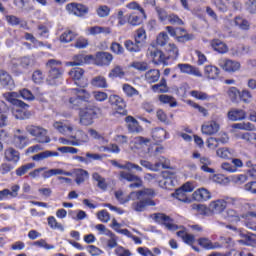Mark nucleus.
Instances as JSON below:
<instances>
[{"label":"nucleus","mask_w":256,"mask_h":256,"mask_svg":"<svg viewBox=\"0 0 256 256\" xmlns=\"http://www.w3.org/2000/svg\"><path fill=\"white\" fill-rule=\"evenodd\" d=\"M48 225L51 227V229H59V231H65V227H63V224L58 223L57 219L53 216L48 217Z\"/></svg>","instance_id":"53"},{"label":"nucleus","mask_w":256,"mask_h":256,"mask_svg":"<svg viewBox=\"0 0 256 256\" xmlns=\"http://www.w3.org/2000/svg\"><path fill=\"white\" fill-rule=\"evenodd\" d=\"M152 91H154V93H169V86H167V80L165 78H161L158 84L152 86Z\"/></svg>","instance_id":"36"},{"label":"nucleus","mask_w":256,"mask_h":256,"mask_svg":"<svg viewBox=\"0 0 256 256\" xmlns=\"http://www.w3.org/2000/svg\"><path fill=\"white\" fill-rule=\"evenodd\" d=\"M162 180L159 181L160 187H175V173L169 170L162 172Z\"/></svg>","instance_id":"12"},{"label":"nucleus","mask_w":256,"mask_h":256,"mask_svg":"<svg viewBox=\"0 0 256 256\" xmlns=\"http://www.w3.org/2000/svg\"><path fill=\"white\" fill-rule=\"evenodd\" d=\"M34 66L35 60L27 56L20 58L17 62L12 63L13 71H19L20 73H23V70L21 69L27 71L28 69H31Z\"/></svg>","instance_id":"10"},{"label":"nucleus","mask_w":256,"mask_h":256,"mask_svg":"<svg viewBox=\"0 0 256 256\" xmlns=\"http://www.w3.org/2000/svg\"><path fill=\"white\" fill-rule=\"evenodd\" d=\"M155 223H159V225H164L168 231H177L179 229V226L173 223V220L171 217L167 216V214L164 213H154L151 215Z\"/></svg>","instance_id":"5"},{"label":"nucleus","mask_w":256,"mask_h":256,"mask_svg":"<svg viewBox=\"0 0 256 256\" xmlns=\"http://www.w3.org/2000/svg\"><path fill=\"white\" fill-rule=\"evenodd\" d=\"M209 209L216 215L219 213H223L225 209H227V207L225 206V200L218 199L216 201H212L209 205Z\"/></svg>","instance_id":"24"},{"label":"nucleus","mask_w":256,"mask_h":256,"mask_svg":"<svg viewBox=\"0 0 256 256\" xmlns=\"http://www.w3.org/2000/svg\"><path fill=\"white\" fill-rule=\"evenodd\" d=\"M125 121L129 133H141V131H143V128L139 126V122L133 116H127Z\"/></svg>","instance_id":"16"},{"label":"nucleus","mask_w":256,"mask_h":256,"mask_svg":"<svg viewBox=\"0 0 256 256\" xmlns=\"http://www.w3.org/2000/svg\"><path fill=\"white\" fill-rule=\"evenodd\" d=\"M166 31L169 33L171 37H175V39H177V37H179L181 33H187V30H185L184 28H181V27L175 28L173 26H167Z\"/></svg>","instance_id":"45"},{"label":"nucleus","mask_w":256,"mask_h":256,"mask_svg":"<svg viewBox=\"0 0 256 256\" xmlns=\"http://www.w3.org/2000/svg\"><path fill=\"white\" fill-rule=\"evenodd\" d=\"M247 117V113L243 109H232L228 112L230 121H243Z\"/></svg>","instance_id":"25"},{"label":"nucleus","mask_w":256,"mask_h":256,"mask_svg":"<svg viewBox=\"0 0 256 256\" xmlns=\"http://www.w3.org/2000/svg\"><path fill=\"white\" fill-rule=\"evenodd\" d=\"M219 132V124L215 121H210L202 125V133L204 135H215Z\"/></svg>","instance_id":"21"},{"label":"nucleus","mask_w":256,"mask_h":256,"mask_svg":"<svg viewBox=\"0 0 256 256\" xmlns=\"http://www.w3.org/2000/svg\"><path fill=\"white\" fill-rule=\"evenodd\" d=\"M43 79H45V75H43V71L36 70L32 74V81L36 83L37 85L43 83Z\"/></svg>","instance_id":"60"},{"label":"nucleus","mask_w":256,"mask_h":256,"mask_svg":"<svg viewBox=\"0 0 256 256\" xmlns=\"http://www.w3.org/2000/svg\"><path fill=\"white\" fill-rule=\"evenodd\" d=\"M71 138L74 139V143H78V147L83 143H89V136L83 130L76 131V134Z\"/></svg>","instance_id":"32"},{"label":"nucleus","mask_w":256,"mask_h":256,"mask_svg":"<svg viewBox=\"0 0 256 256\" xmlns=\"http://www.w3.org/2000/svg\"><path fill=\"white\" fill-rule=\"evenodd\" d=\"M144 19L143 14L139 16L136 13H132L127 16V23L131 25V27H139V25H143Z\"/></svg>","instance_id":"29"},{"label":"nucleus","mask_w":256,"mask_h":256,"mask_svg":"<svg viewBox=\"0 0 256 256\" xmlns=\"http://www.w3.org/2000/svg\"><path fill=\"white\" fill-rule=\"evenodd\" d=\"M91 86L97 87L98 89H107L109 87L107 79L104 76H95L92 78Z\"/></svg>","instance_id":"31"},{"label":"nucleus","mask_w":256,"mask_h":256,"mask_svg":"<svg viewBox=\"0 0 256 256\" xmlns=\"http://www.w3.org/2000/svg\"><path fill=\"white\" fill-rule=\"evenodd\" d=\"M108 77H110V79L125 77V72L123 71V68L121 66H116L114 69L111 70Z\"/></svg>","instance_id":"51"},{"label":"nucleus","mask_w":256,"mask_h":256,"mask_svg":"<svg viewBox=\"0 0 256 256\" xmlns=\"http://www.w3.org/2000/svg\"><path fill=\"white\" fill-rule=\"evenodd\" d=\"M100 113H101V108L97 107V105H95L94 102L88 100L84 104L83 108H81L80 110V113H79L80 123L85 126L92 125L93 120Z\"/></svg>","instance_id":"1"},{"label":"nucleus","mask_w":256,"mask_h":256,"mask_svg":"<svg viewBox=\"0 0 256 256\" xmlns=\"http://www.w3.org/2000/svg\"><path fill=\"white\" fill-rule=\"evenodd\" d=\"M178 69H180L181 73H185L186 75H195V77H201V71L197 69V67L191 64H178Z\"/></svg>","instance_id":"18"},{"label":"nucleus","mask_w":256,"mask_h":256,"mask_svg":"<svg viewBox=\"0 0 256 256\" xmlns=\"http://www.w3.org/2000/svg\"><path fill=\"white\" fill-rule=\"evenodd\" d=\"M25 129L31 137H35L37 143H51V138L47 135V129L35 125H27Z\"/></svg>","instance_id":"4"},{"label":"nucleus","mask_w":256,"mask_h":256,"mask_svg":"<svg viewBox=\"0 0 256 256\" xmlns=\"http://www.w3.org/2000/svg\"><path fill=\"white\" fill-rule=\"evenodd\" d=\"M74 173L76 175L75 182L77 185H81V183H85L86 179H89V172L87 170L76 169Z\"/></svg>","instance_id":"38"},{"label":"nucleus","mask_w":256,"mask_h":256,"mask_svg":"<svg viewBox=\"0 0 256 256\" xmlns=\"http://www.w3.org/2000/svg\"><path fill=\"white\" fill-rule=\"evenodd\" d=\"M152 137L157 143H163L167 137V131L163 128H155L152 132Z\"/></svg>","instance_id":"34"},{"label":"nucleus","mask_w":256,"mask_h":256,"mask_svg":"<svg viewBox=\"0 0 256 256\" xmlns=\"http://www.w3.org/2000/svg\"><path fill=\"white\" fill-rule=\"evenodd\" d=\"M133 192H131L128 196H123V192L121 190H118L115 192V197L117 201L121 205H125V203H129V201H135V195H133Z\"/></svg>","instance_id":"37"},{"label":"nucleus","mask_w":256,"mask_h":256,"mask_svg":"<svg viewBox=\"0 0 256 256\" xmlns=\"http://www.w3.org/2000/svg\"><path fill=\"white\" fill-rule=\"evenodd\" d=\"M93 55L77 54L73 57V61L77 66L85 65V63H91L93 61Z\"/></svg>","instance_id":"35"},{"label":"nucleus","mask_w":256,"mask_h":256,"mask_svg":"<svg viewBox=\"0 0 256 256\" xmlns=\"http://www.w3.org/2000/svg\"><path fill=\"white\" fill-rule=\"evenodd\" d=\"M194 201H209L211 199V192L205 188H199L192 194Z\"/></svg>","instance_id":"20"},{"label":"nucleus","mask_w":256,"mask_h":256,"mask_svg":"<svg viewBox=\"0 0 256 256\" xmlns=\"http://www.w3.org/2000/svg\"><path fill=\"white\" fill-rule=\"evenodd\" d=\"M134 200L136 199H149V197H155V190L151 188H144L143 190L133 191Z\"/></svg>","instance_id":"23"},{"label":"nucleus","mask_w":256,"mask_h":256,"mask_svg":"<svg viewBox=\"0 0 256 256\" xmlns=\"http://www.w3.org/2000/svg\"><path fill=\"white\" fill-rule=\"evenodd\" d=\"M53 127L56 128L59 133H62L63 135L67 132L71 133V131H73V127L64 125L63 122H55L53 124Z\"/></svg>","instance_id":"50"},{"label":"nucleus","mask_w":256,"mask_h":256,"mask_svg":"<svg viewBox=\"0 0 256 256\" xmlns=\"http://www.w3.org/2000/svg\"><path fill=\"white\" fill-rule=\"evenodd\" d=\"M165 148L163 146H157L154 150L153 148H148V155L149 157H159L163 153Z\"/></svg>","instance_id":"64"},{"label":"nucleus","mask_w":256,"mask_h":256,"mask_svg":"<svg viewBox=\"0 0 256 256\" xmlns=\"http://www.w3.org/2000/svg\"><path fill=\"white\" fill-rule=\"evenodd\" d=\"M61 65H63V62L56 59H50L46 62V71L48 73L46 81L48 85H57V79L63 77V68Z\"/></svg>","instance_id":"2"},{"label":"nucleus","mask_w":256,"mask_h":256,"mask_svg":"<svg viewBox=\"0 0 256 256\" xmlns=\"http://www.w3.org/2000/svg\"><path fill=\"white\" fill-rule=\"evenodd\" d=\"M0 84L2 87L9 89L10 91L15 87L13 78L5 70H0Z\"/></svg>","instance_id":"15"},{"label":"nucleus","mask_w":256,"mask_h":256,"mask_svg":"<svg viewBox=\"0 0 256 256\" xmlns=\"http://www.w3.org/2000/svg\"><path fill=\"white\" fill-rule=\"evenodd\" d=\"M167 59L175 60L179 57V48L175 44H169L166 47Z\"/></svg>","instance_id":"40"},{"label":"nucleus","mask_w":256,"mask_h":256,"mask_svg":"<svg viewBox=\"0 0 256 256\" xmlns=\"http://www.w3.org/2000/svg\"><path fill=\"white\" fill-rule=\"evenodd\" d=\"M232 127L233 129H242L244 131H255V126L250 122L233 124Z\"/></svg>","instance_id":"52"},{"label":"nucleus","mask_w":256,"mask_h":256,"mask_svg":"<svg viewBox=\"0 0 256 256\" xmlns=\"http://www.w3.org/2000/svg\"><path fill=\"white\" fill-rule=\"evenodd\" d=\"M234 24L236 25V27H240V29H249V22L247 20H243V18L241 17H236L234 20Z\"/></svg>","instance_id":"63"},{"label":"nucleus","mask_w":256,"mask_h":256,"mask_svg":"<svg viewBox=\"0 0 256 256\" xmlns=\"http://www.w3.org/2000/svg\"><path fill=\"white\" fill-rule=\"evenodd\" d=\"M226 215L228 221H231L232 223H239V221H241V215H239L237 211L233 209H228L226 211Z\"/></svg>","instance_id":"48"},{"label":"nucleus","mask_w":256,"mask_h":256,"mask_svg":"<svg viewBox=\"0 0 256 256\" xmlns=\"http://www.w3.org/2000/svg\"><path fill=\"white\" fill-rule=\"evenodd\" d=\"M204 73L208 79H217V77H219V68L213 65H208L205 67Z\"/></svg>","instance_id":"39"},{"label":"nucleus","mask_w":256,"mask_h":256,"mask_svg":"<svg viewBox=\"0 0 256 256\" xmlns=\"http://www.w3.org/2000/svg\"><path fill=\"white\" fill-rule=\"evenodd\" d=\"M72 91L76 93V97L69 99L70 107H72V109H79L81 111L89 99H91V94L83 88H74Z\"/></svg>","instance_id":"3"},{"label":"nucleus","mask_w":256,"mask_h":256,"mask_svg":"<svg viewBox=\"0 0 256 256\" xmlns=\"http://www.w3.org/2000/svg\"><path fill=\"white\" fill-rule=\"evenodd\" d=\"M159 101L164 104L170 105V107H177V101L173 96L162 94L159 96Z\"/></svg>","instance_id":"47"},{"label":"nucleus","mask_w":256,"mask_h":256,"mask_svg":"<svg viewBox=\"0 0 256 256\" xmlns=\"http://www.w3.org/2000/svg\"><path fill=\"white\" fill-rule=\"evenodd\" d=\"M123 91L127 95V97H135L136 95H139L137 89H135L133 86L129 84L123 85Z\"/></svg>","instance_id":"56"},{"label":"nucleus","mask_w":256,"mask_h":256,"mask_svg":"<svg viewBox=\"0 0 256 256\" xmlns=\"http://www.w3.org/2000/svg\"><path fill=\"white\" fill-rule=\"evenodd\" d=\"M77 38V33L67 30L60 36V42L61 43H71V41L75 40Z\"/></svg>","instance_id":"41"},{"label":"nucleus","mask_w":256,"mask_h":256,"mask_svg":"<svg viewBox=\"0 0 256 256\" xmlns=\"http://www.w3.org/2000/svg\"><path fill=\"white\" fill-rule=\"evenodd\" d=\"M69 75L72 77L77 87H80V89H85V87H87V79L83 77V75H85V70L81 68H74L69 72Z\"/></svg>","instance_id":"8"},{"label":"nucleus","mask_w":256,"mask_h":256,"mask_svg":"<svg viewBox=\"0 0 256 256\" xmlns=\"http://www.w3.org/2000/svg\"><path fill=\"white\" fill-rule=\"evenodd\" d=\"M211 47L214 49V51H217V53H227L229 49L227 48V44H225L223 41L219 39H214L211 42Z\"/></svg>","instance_id":"33"},{"label":"nucleus","mask_w":256,"mask_h":256,"mask_svg":"<svg viewBox=\"0 0 256 256\" xmlns=\"http://www.w3.org/2000/svg\"><path fill=\"white\" fill-rule=\"evenodd\" d=\"M151 57L153 58V63L155 65H164V67H167L169 63V58H167V55L163 53V51L155 49L150 52Z\"/></svg>","instance_id":"13"},{"label":"nucleus","mask_w":256,"mask_h":256,"mask_svg":"<svg viewBox=\"0 0 256 256\" xmlns=\"http://www.w3.org/2000/svg\"><path fill=\"white\" fill-rule=\"evenodd\" d=\"M13 143L17 149H25V147L29 145V137L25 135L14 134Z\"/></svg>","instance_id":"27"},{"label":"nucleus","mask_w":256,"mask_h":256,"mask_svg":"<svg viewBox=\"0 0 256 256\" xmlns=\"http://www.w3.org/2000/svg\"><path fill=\"white\" fill-rule=\"evenodd\" d=\"M240 139H242L246 143H253L254 141H256V133L254 132L242 133L240 134Z\"/></svg>","instance_id":"58"},{"label":"nucleus","mask_w":256,"mask_h":256,"mask_svg":"<svg viewBox=\"0 0 256 256\" xmlns=\"http://www.w3.org/2000/svg\"><path fill=\"white\" fill-rule=\"evenodd\" d=\"M155 207V202L151 198H136L131 207L137 213H143L147 207Z\"/></svg>","instance_id":"11"},{"label":"nucleus","mask_w":256,"mask_h":256,"mask_svg":"<svg viewBox=\"0 0 256 256\" xmlns=\"http://www.w3.org/2000/svg\"><path fill=\"white\" fill-rule=\"evenodd\" d=\"M157 162H155V165H159V168L162 167V169H169V160L165 158L164 156H158L156 157Z\"/></svg>","instance_id":"62"},{"label":"nucleus","mask_w":256,"mask_h":256,"mask_svg":"<svg viewBox=\"0 0 256 256\" xmlns=\"http://www.w3.org/2000/svg\"><path fill=\"white\" fill-rule=\"evenodd\" d=\"M132 69H136V71L145 72L149 70V64L145 61H134L130 64Z\"/></svg>","instance_id":"44"},{"label":"nucleus","mask_w":256,"mask_h":256,"mask_svg":"<svg viewBox=\"0 0 256 256\" xmlns=\"http://www.w3.org/2000/svg\"><path fill=\"white\" fill-rule=\"evenodd\" d=\"M195 39V36L193 34H187L185 32H181V34H178L176 37V41L178 43H187V41H193Z\"/></svg>","instance_id":"55"},{"label":"nucleus","mask_w":256,"mask_h":256,"mask_svg":"<svg viewBox=\"0 0 256 256\" xmlns=\"http://www.w3.org/2000/svg\"><path fill=\"white\" fill-rule=\"evenodd\" d=\"M146 39H147V32H145V29L139 28L136 31L135 40L139 41V43H141V45H144Z\"/></svg>","instance_id":"57"},{"label":"nucleus","mask_w":256,"mask_h":256,"mask_svg":"<svg viewBox=\"0 0 256 256\" xmlns=\"http://www.w3.org/2000/svg\"><path fill=\"white\" fill-rule=\"evenodd\" d=\"M4 157L6 161L12 162V163H19V160L21 159V154L19 151L15 150L14 148H8L4 152Z\"/></svg>","instance_id":"22"},{"label":"nucleus","mask_w":256,"mask_h":256,"mask_svg":"<svg viewBox=\"0 0 256 256\" xmlns=\"http://www.w3.org/2000/svg\"><path fill=\"white\" fill-rule=\"evenodd\" d=\"M137 179V175L132 174L131 172L120 171L119 173V180L120 181H129V183H133V181Z\"/></svg>","instance_id":"49"},{"label":"nucleus","mask_w":256,"mask_h":256,"mask_svg":"<svg viewBox=\"0 0 256 256\" xmlns=\"http://www.w3.org/2000/svg\"><path fill=\"white\" fill-rule=\"evenodd\" d=\"M219 65L224 71H228V73H235V71L241 69V64L234 60L223 59L219 61Z\"/></svg>","instance_id":"14"},{"label":"nucleus","mask_w":256,"mask_h":256,"mask_svg":"<svg viewBox=\"0 0 256 256\" xmlns=\"http://www.w3.org/2000/svg\"><path fill=\"white\" fill-rule=\"evenodd\" d=\"M156 43L160 45V47H165V45L169 43V35L165 32H161L156 38Z\"/></svg>","instance_id":"54"},{"label":"nucleus","mask_w":256,"mask_h":256,"mask_svg":"<svg viewBox=\"0 0 256 256\" xmlns=\"http://www.w3.org/2000/svg\"><path fill=\"white\" fill-rule=\"evenodd\" d=\"M49 157H59V152H53L51 150H46L35 154L32 156L33 161H43L44 159H49Z\"/></svg>","instance_id":"30"},{"label":"nucleus","mask_w":256,"mask_h":256,"mask_svg":"<svg viewBox=\"0 0 256 256\" xmlns=\"http://www.w3.org/2000/svg\"><path fill=\"white\" fill-rule=\"evenodd\" d=\"M35 167V163H27L22 166H20L18 169H16V175L18 177H23V175L29 173L31 169Z\"/></svg>","instance_id":"43"},{"label":"nucleus","mask_w":256,"mask_h":256,"mask_svg":"<svg viewBox=\"0 0 256 256\" xmlns=\"http://www.w3.org/2000/svg\"><path fill=\"white\" fill-rule=\"evenodd\" d=\"M95 61L97 65H110L113 61V55L109 52H98Z\"/></svg>","instance_id":"19"},{"label":"nucleus","mask_w":256,"mask_h":256,"mask_svg":"<svg viewBox=\"0 0 256 256\" xmlns=\"http://www.w3.org/2000/svg\"><path fill=\"white\" fill-rule=\"evenodd\" d=\"M112 229H114V231H116V233H120L121 235H125L126 237H131V231H129L128 229H119L121 227V224L119 222H117L116 219L112 220V225H111Z\"/></svg>","instance_id":"42"},{"label":"nucleus","mask_w":256,"mask_h":256,"mask_svg":"<svg viewBox=\"0 0 256 256\" xmlns=\"http://www.w3.org/2000/svg\"><path fill=\"white\" fill-rule=\"evenodd\" d=\"M108 101L111 107L116 110V113L123 116L127 115V109H125L127 107V103L123 98H121V96L115 94L110 95Z\"/></svg>","instance_id":"6"},{"label":"nucleus","mask_w":256,"mask_h":256,"mask_svg":"<svg viewBox=\"0 0 256 256\" xmlns=\"http://www.w3.org/2000/svg\"><path fill=\"white\" fill-rule=\"evenodd\" d=\"M96 13L98 17L101 18L109 17V13H111V8H109V6L107 5H102L96 10Z\"/></svg>","instance_id":"59"},{"label":"nucleus","mask_w":256,"mask_h":256,"mask_svg":"<svg viewBox=\"0 0 256 256\" xmlns=\"http://www.w3.org/2000/svg\"><path fill=\"white\" fill-rule=\"evenodd\" d=\"M193 189V184L187 182L175 191L174 197H176L178 201H182V203H191V199L187 197V193H193Z\"/></svg>","instance_id":"7"},{"label":"nucleus","mask_w":256,"mask_h":256,"mask_svg":"<svg viewBox=\"0 0 256 256\" xmlns=\"http://www.w3.org/2000/svg\"><path fill=\"white\" fill-rule=\"evenodd\" d=\"M18 97H21V95L18 94L17 92H11L9 94L8 101H10V103L15 107H20L21 109H27L29 105L23 102L22 100H19Z\"/></svg>","instance_id":"26"},{"label":"nucleus","mask_w":256,"mask_h":256,"mask_svg":"<svg viewBox=\"0 0 256 256\" xmlns=\"http://www.w3.org/2000/svg\"><path fill=\"white\" fill-rule=\"evenodd\" d=\"M124 47L128 50L129 53H141V49H143V44L137 40H125Z\"/></svg>","instance_id":"17"},{"label":"nucleus","mask_w":256,"mask_h":256,"mask_svg":"<svg viewBox=\"0 0 256 256\" xmlns=\"http://www.w3.org/2000/svg\"><path fill=\"white\" fill-rule=\"evenodd\" d=\"M66 10L68 11V13H71L76 17H85V15L89 13V7L81 3H75V2L67 4Z\"/></svg>","instance_id":"9"},{"label":"nucleus","mask_w":256,"mask_h":256,"mask_svg":"<svg viewBox=\"0 0 256 256\" xmlns=\"http://www.w3.org/2000/svg\"><path fill=\"white\" fill-rule=\"evenodd\" d=\"M140 165L145 169H149V171H159V164H152L147 160H141Z\"/></svg>","instance_id":"61"},{"label":"nucleus","mask_w":256,"mask_h":256,"mask_svg":"<svg viewBox=\"0 0 256 256\" xmlns=\"http://www.w3.org/2000/svg\"><path fill=\"white\" fill-rule=\"evenodd\" d=\"M92 178L94 181H97L99 189H102V191H107V182L105 181V178H103L99 173L95 172L92 175Z\"/></svg>","instance_id":"46"},{"label":"nucleus","mask_w":256,"mask_h":256,"mask_svg":"<svg viewBox=\"0 0 256 256\" xmlns=\"http://www.w3.org/2000/svg\"><path fill=\"white\" fill-rule=\"evenodd\" d=\"M161 77V72L157 69H150L145 73V81L147 83H157Z\"/></svg>","instance_id":"28"}]
</instances>
